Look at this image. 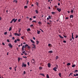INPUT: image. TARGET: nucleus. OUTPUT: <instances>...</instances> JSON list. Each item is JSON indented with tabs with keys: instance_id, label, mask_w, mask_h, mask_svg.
I'll return each mask as SVG.
<instances>
[{
	"instance_id": "1",
	"label": "nucleus",
	"mask_w": 78,
	"mask_h": 78,
	"mask_svg": "<svg viewBox=\"0 0 78 78\" xmlns=\"http://www.w3.org/2000/svg\"><path fill=\"white\" fill-rule=\"evenodd\" d=\"M17 20V19H13L12 20H11V21L10 22V23H12L13 21H14V23H15V22H16V21Z\"/></svg>"
},
{
	"instance_id": "2",
	"label": "nucleus",
	"mask_w": 78,
	"mask_h": 78,
	"mask_svg": "<svg viewBox=\"0 0 78 78\" xmlns=\"http://www.w3.org/2000/svg\"><path fill=\"white\" fill-rule=\"evenodd\" d=\"M26 66L27 65L26 64H24V63H23L22 65V67H26Z\"/></svg>"
},
{
	"instance_id": "3",
	"label": "nucleus",
	"mask_w": 78,
	"mask_h": 78,
	"mask_svg": "<svg viewBox=\"0 0 78 78\" xmlns=\"http://www.w3.org/2000/svg\"><path fill=\"white\" fill-rule=\"evenodd\" d=\"M57 10H58V11H59V12H60V11H61V8H57Z\"/></svg>"
},
{
	"instance_id": "4",
	"label": "nucleus",
	"mask_w": 78,
	"mask_h": 78,
	"mask_svg": "<svg viewBox=\"0 0 78 78\" xmlns=\"http://www.w3.org/2000/svg\"><path fill=\"white\" fill-rule=\"evenodd\" d=\"M9 46L10 47V48H12V46L11 44H9Z\"/></svg>"
},
{
	"instance_id": "5",
	"label": "nucleus",
	"mask_w": 78,
	"mask_h": 78,
	"mask_svg": "<svg viewBox=\"0 0 78 78\" xmlns=\"http://www.w3.org/2000/svg\"><path fill=\"white\" fill-rule=\"evenodd\" d=\"M51 66V65L50 63H48V67L49 68Z\"/></svg>"
},
{
	"instance_id": "6",
	"label": "nucleus",
	"mask_w": 78,
	"mask_h": 78,
	"mask_svg": "<svg viewBox=\"0 0 78 78\" xmlns=\"http://www.w3.org/2000/svg\"><path fill=\"white\" fill-rule=\"evenodd\" d=\"M53 70L55 71H57L56 67H55V68H54L53 69Z\"/></svg>"
},
{
	"instance_id": "7",
	"label": "nucleus",
	"mask_w": 78,
	"mask_h": 78,
	"mask_svg": "<svg viewBox=\"0 0 78 78\" xmlns=\"http://www.w3.org/2000/svg\"><path fill=\"white\" fill-rule=\"evenodd\" d=\"M40 75H42V76H45V75L43 73H40Z\"/></svg>"
},
{
	"instance_id": "8",
	"label": "nucleus",
	"mask_w": 78,
	"mask_h": 78,
	"mask_svg": "<svg viewBox=\"0 0 78 78\" xmlns=\"http://www.w3.org/2000/svg\"><path fill=\"white\" fill-rule=\"evenodd\" d=\"M43 68V67H42L41 66H40L39 67V69L40 70H42Z\"/></svg>"
},
{
	"instance_id": "9",
	"label": "nucleus",
	"mask_w": 78,
	"mask_h": 78,
	"mask_svg": "<svg viewBox=\"0 0 78 78\" xmlns=\"http://www.w3.org/2000/svg\"><path fill=\"white\" fill-rule=\"evenodd\" d=\"M21 38L22 39H25V36H22L21 37Z\"/></svg>"
},
{
	"instance_id": "10",
	"label": "nucleus",
	"mask_w": 78,
	"mask_h": 78,
	"mask_svg": "<svg viewBox=\"0 0 78 78\" xmlns=\"http://www.w3.org/2000/svg\"><path fill=\"white\" fill-rule=\"evenodd\" d=\"M59 37L61 39H64L63 37H62V36H61V35H59Z\"/></svg>"
},
{
	"instance_id": "11",
	"label": "nucleus",
	"mask_w": 78,
	"mask_h": 78,
	"mask_svg": "<svg viewBox=\"0 0 78 78\" xmlns=\"http://www.w3.org/2000/svg\"><path fill=\"white\" fill-rule=\"evenodd\" d=\"M30 41L32 43H34V41H33V40H32L31 39H30Z\"/></svg>"
},
{
	"instance_id": "12",
	"label": "nucleus",
	"mask_w": 78,
	"mask_h": 78,
	"mask_svg": "<svg viewBox=\"0 0 78 78\" xmlns=\"http://www.w3.org/2000/svg\"><path fill=\"white\" fill-rule=\"evenodd\" d=\"M37 34H39L41 32V31L40 30H37Z\"/></svg>"
},
{
	"instance_id": "13",
	"label": "nucleus",
	"mask_w": 78,
	"mask_h": 78,
	"mask_svg": "<svg viewBox=\"0 0 78 78\" xmlns=\"http://www.w3.org/2000/svg\"><path fill=\"white\" fill-rule=\"evenodd\" d=\"M70 18H73V16L72 14H71L70 15Z\"/></svg>"
},
{
	"instance_id": "14",
	"label": "nucleus",
	"mask_w": 78,
	"mask_h": 78,
	"mask_svg": "<svg viewBox=\"0 0 78 78\" xmlns=\"http://www.w3.org/2000/svg\"><path fill=\"white\" fill-rule=\"evenodd\" d=\"M73 74V73H70L69 75V76H70V75H71V76H72V74Z\"/></svg>"
},
{
	"instance_id": "15",
	"label": "nucleus",
	"mask_w": 78,
	"mask_h": 78,
	"mask_svg": "<svg viewBox=\"0 0 78 78\" xmlns=\"http://www.w3.org/2000/svg\"><path fill=\"white\" fill-rule=\"evenodd\" d=\"M24 45H23L22 47V51H24Z\"/></svg>"
},
{
	"instance_id": "16",
	"label": "nucleus",
	"mask_w": 78,
	"mask_h": 78,
	"mask_svg": "<svg viewBox=\"0 0 78 78\" xmlns=\"http://www.w3.org/2000/svg\"><path fill=\"white\" fill-rule=\"evenodd\" d=\"M28 46V44H25V45L24 46V48H26V47Z\"/></svg>"
},
{
	"instance_id": "17",
	"label": "nucleus",
	"mask_w": 78,
	"mask_h": 78,
	"mask_svg": "<svg viewBox=\"0 0 78 78\" xmlns=\"http://www.w3.org/2000/svg\"><path fill=\"white\" fill-rule=\"evenodd\" d=\"M55 67H56V69H57L58 68V66L57 65H55Z\"/></svg>"
},
{
	"instance_id": "18",
	"label": "nucleus",
	"mask_w": 78,
	"mask_h": 78,
	"mask_svg": "<svg viewBox=\"0 0 78 78\" xmlns=\"http://www.w3.org/2000/svg\"><path fill=\"white\" fill-rule=\"evenodd\" d=\"M72 38L73 39H74V37H73V33H72Z\"/></svg>"
},
{
	"instance_id": "19",
	"label": "nucleus",
	"mask_w": 78,
	"mask_h": 78,
	"mask_svg": "<svg viewBox=\"0 0 78 78\" xmlns=\"http://www.w3.org/2000/svg\"><path fill=\"white\" fill-rule=\"evenodd\" d=\"M58 58L59 57L58 56H56V57H55V59H58Z\"/></svg>"
},
{
	"instance_id": "20",
	"label": "nucleus",
	"mask_w": 78,
	"mask_h": 78,
	"mask_svg": "<svg viewBox=\"0 0 78 78\" xmlns=\"http://www.w3.org/2000/svg\"><path fill=\"white\" fill-rule=\"evenodd\" d=\"M46 77H47V78H50L48 74L47 75Z\"/></svg>"
},
{
	"instance_id": "21",
	"label": "nucleus",
	"mask_w": 78,
	"mask_h": 78,
	"mask_svg": "<svg viewBox=\"0 0 78 78\" xmlns=\"http://www.w3.org/2000/svg\"><path fill=\"white\" fill-rule=\"evenodd\" d=\"M71 13H73V10L71 9Z\"/></svg>"
},
{
	"instance_id": "22",
	"label": "nucleus",
	"mask_w": 78,
	"mask_h": 78,
	"mask_svg": "<svg viewBox=\"0 0 78 78\" xmlns=\"http://www.w3.org/2000/svg\"><path fill=\"white\" fill-rule=\"evenodd\" d=\"M71 64L69 62L68 63V64H67V65L68 66H70V65Z\"/></svg>"
},
{
	"instance_id": "23",
	"label": "nucleus",
	"mask_w": 78,
	"mask_h": 78,
	"mask_svg": "<svg viewBox=\"0 0 78 78\" xmlns=\"http://www.w3.org/2000/svg\"><path fill=\"white\" fill-rule=\"evenodd\" d=\"M58 75H59V76L60 77H61V73H59V74H58Z\"/></svg>"
},
{
	"instance_id": "24",
	"label": "nucleus",
	"mask_w": 78,
	"mask_h": 78,
	"mask_svg": "<svg viewBox=\"0 0 78 78\" xmlns=\"http://www.w3.org/2000/svg\"><path fill=\"white\" fill-rule=\"evenodd\" d=\"M76 65L74 64L72 66V67H75Z\"/></svg>"
},
{
	"instance_id": "25",
	"label": "nucleus",
	"mask_w": 78,
	"mask_h": 78,
	"mask_svg": "<svg viewBox=\"0 0 78 78\" xmlns=\"http://www.w3.org/2000/svg\"><path fill=\"white\" fill-rule=\"evenodd\" d=\"M27 31H30V28H28L27 29Z\"/></svg>"
},
{
	"instance_id": "26",
	"label": "nucleus",
	"mask_w": 78,
	"mask_h": 78,
	"mask_svg": "<svg viewBox=\"0 0 78 78\" xmlns=\"http://www.w3.org/2000/svg\"><path fill=\"white\" fill-rule=\"evenodd\" d=\"M51 13H52V14L53 15H54V14H55V13H56V12H51Z\"/></svg>"
},
{
	"instance_id": "27",
	"label": "nucleus",
	"mask_w": 78,
	"mask_h": 78,
	"mask_svg": "<svg viewBox=\"0 0 78 78\" xmlns=\"http://www.w3.org/2000/svg\"><path fill=\"white\" fill-rule=\"evenodd\" d=\"M12 30V27H10L9 29V31H11Z\"/></svg>"
},
{
	"instance_id": "28",
	"label": "nucleus",
	"mask_w": 78,
	"mask_h": 78,
	"mask_svg": "<svg viewBox=\"0 0 78 78\" xmlns=\"http://www.w3.org/2000/svg\"><path fill=\"white\" fill-rule=\"evenodd\" d=\"M39 30H41L42 31V32L43 33L44 32V31L43 30H42V29H41L40 28Z\"/></svg>"
},
{
	"instance_id": "29",
	"label": "nucleus",
	"mask_w": 78,
	"mask_h": 78,
	"mask_svg": "<svg viewBox=\"0 0 78 78\" xmlns=\"http://www.w3.org/2000/svg\"><path fill=\"white\" fill-rule=\"evenodd\" d=\"M35 12L36 13H38V11L37 10H35Z\"/></svg>"
},
{
	"instance_id": "30",
	"label": "nucleus",
	"mask_w": 78,
	"mask_h": 78,
	"mask_svg": "<svg viewBox=\"0 0 78 78\" xmlns=\"http://www.w3.org/2000/svg\"><path fill=\"white\" fill-rule=\"evenodd\" d=\"M32 23H34V22H35V23H36V21H33L32 22Z\"/></svg>"
},
{
	"instance_id": "31",
	"label": "nucleus",
	"mask_w": 78,
	"mask_h": 78,
	"mask_svg": "<svg viewBox=\"0 0 78 78\" xmlns=\"http://www.w3.org/2000/svg\"><path fill=\"white\" fill-rule=\"evenodd\" d=\"M21 35V34H17V36H20Z\"/></svg>"
},
{
	"instance_id": "32",
	"label": "nucleus",
	"mask_w": 78,
	"mask_h": 78,
	"mask_svg": "<svg viewBox=\"0 0 78 78\" xmlns=\"http://www.w3.org/2000/svg\"><path fill=\"white\" fill-rule=\"evenodd\" d=\"M19 32H20V31H21V28H20V29H19Z\"/></svg>"
},
{
	"instance_id": "33",
	"label": "nucleus",
	"mask_w": 78,
	"mask_h": 78,
	"mask_svg": "<svg viewBox=\"0 0 78 78\" xmlns=\"http://www.w3.org/2000/svg\"><path fill=\"white\" fill-rule=\"evenodd\" d=\"M78 70H75V71H74V73H75L76 72H78Z\"/></svg>"
},
{
	"instance_id": "34",
	"label": "nucleus",
	"mask_w": 78,
	"mask_h": 78,
	"mask_svg": "<svg viewBox=\"0 0 78 78\" xmlns=\"http://www.w3.org/2000/svg\"><path fill=\"white\" fill-rule=\"evenodd\" d=\"M48 17H49V19H51V16H48Z\"/></svg>"
},
{
	"instance_id": "35",
	"label": "nucleus",
	"mask_w": 78,
	"mask_h": 78,
	"mask_svg": "<svg viewBox=\"0 0 78 78\" xmlns=\"http://www.w3.org/2000/svg\"><path fill=\"white\" fill-rule=\"evenodd\" d=\"M36 5L37 6H39L38 3V2H36Z\"/></svg>"
},
{
	"instance_id": "36",
	"label": "nucleus",
	"mask_w": 78,
	"mask_h": 78,
	"mask_svg": "<svg viewBox=\"0 0 78 78\" xmlns=\"http://www.w3.org/2000/svg\"><path fill=\"white\" fill-rule=\"evenodd\" d=\"M20 58H18V62H19L20 61Z\"/></svg>"
},
{
	"instance_id": "37",
	"label": "nucleus",
	"mask_w": 78,
	"mask_h": 78,
	"mask_svg": "<svg viewBox=\"0 0 78 78\" xmlns=\"http://www.w3.org/2000/svg\"><path fill=\"white\" fill-rule=\"evenodd\" d=\"M48 52L50 53H52V51H48Z\"/></svg>"
},
{
	"instance_id": "38",
	"label": "nucleus",
	"mask_w": 78,
	"mask_h": 78,
	"mask_svg": "<svg viewBox=\"0 0 78 78\" xmlns=\"http://www.w3.org/2000/svg\"><path fill=\"white\" fill-rule=\"evenodd\" d=\"M36 42H37V44H38L39 43V41H37Z\"/></svg>"
},
{
	"instance_id": "39",
	"label": "nucleus",
	"mask_w": 78,
	"mask_h": 78,
	"mask_svg": "<svg viewBox=\"0 0 78 78\" xmlns=\"http://www.w3.org/2000/svg\"><path fill=\"white\" fill-rule=\"evenodd\" d=\"M21 19H19L18 20V21L19 22H20V21H21Z\"/></svg>"
},
{
	"instance_id": "40",
	"label": "nucleus",
	"mask_w": 78,
	"mask_h": 78,
	"mask_svg": "<svg viewBox=\"0 0 78 78\" xmlns=\"http://www.w3.org/2000/svg\"><path fill=\"white\" fill-rule=\"evenodd\" d=\"M33 26H34V25L33 24H32L30 25V27H33Z\"/></svg>"
},
{
	"instance_id": "41",
	"label": "nucleus",
	"mask_w": 78,
	"mask_h": 78,
	"mask_svg": "<svg viewBox=\"0 0 78 78\" xmlns=\"http://www.w3.org/2000/svg\"><path fill=\"white\" fill-rule=\"evenodd\" d=\"M7 34V32H4V34Z\"/></svg>"
},
{
	"instance_id": "42",
	"label": "nucleus",
	"mask_w": 78,
	"mask_h": 78,
	"mask_svg": "<svg viewBox=\"0 0 78 78\" xmlns=\"http://www.w3.org/2000/svg\"><path fill=\"white\" fill-rule=\"evenodd\" d=\"M14 42H15V43H17V40H15Z\"/></svg>"
},
{
	"instance_id": "43",
	"label": "nucleus",
	"mask_w": 78,
	"mask_h": 78,
	"mask_svg": "<svg viewBox=\"0 0 78 78\" xmlns=\"http://www.w3.org/2000/svg\"><path fill=\"white\" fill-rule=\"evenodd\" d=\"M63 42L65 43H66V41H63Z\"/></svg>"
},
{
	"instance_id": "44",
	"label": "nucleus",
	"mask_w": 78,
	"mask_h": 78,
	"mask_svg": "<svg viewBox=\"0 0 78 78\" xmlns=\"http://www.w3.org/2000/svg\"><path fill=\"white\" fill-rule=\"evenodd\" d=\"M69 19L68 17H66V20H67V19Z\"/></svg>"
},
{
	"instance_id": "45",
	"label": "nucleus",
	"mask_w": 78,
	"mask_h": 78,
	"mask_svg": "<svg viewBox=\"0 0 78 78\" xmlns=\"http://www.w3.org/2000/svg\"><path fill=\"white\" fill-rule=\"evenodd\" d=\"M17 41H20V39H17Z\"/></svg>"
},
{
	"instance_id": "46",
	"label": "nucleus",
	"mask_w": 78,
	"mask_h": 78,
	"mask_svg": "<svg viewBox=\"0 0 78 78\" xmlns=\"http://www.w3.org/2000/svg\"><path fill=\"white\" fill-rule=\"evenodd\" d=\"M48 9H50V10H51V8L49 6V7H48Z\"/></svg>"
},
{
	"instance_id": "47",
	"label": "nucleus",
	"mask_w": 78,
	"mask_h": 78,
	"mask_svg": "<svg viewBox=\"0 0 78 78\" xmlns=\"http://www.w3.org/2000/svg\"><path fill=\"white\" fill-rule=\"evenodd\" d=\"M18 34L17 33H15V35H17Z\"/></svg>"
},
{
	"instance_id": "48",
	"label": "nucleus",
	"mask_w": 78,
	"mask_h": 78,
	"mask_svg": "<svg viewBox=\"0 0 78 78\" xmlns=\"http://www.w3.org/2000/svg\"><path fill=\"white\" fill-rule=\"evenodd\" d=\"M27 8V6H24V8Z\"/></svg>"
},
{
	"instance_id": "49",
	"label": "nucleus",
	"mask_w": 78,
	"mask_h": 78,
	"mask_svg": "<svg viewBox=\"0 0 78 78\" xmlns=\"http://www.w3.org/2000/svg\"><path fill=\"white\" fill-rule=\"evenodd\" d=\"M32 45L34 46V47L35 48V44H33Z\"/></svg>"
},
{
	"instance_id": "50",
	"label": "nucleus",
	"mask_w": 78,
	"mask_h": 78,
	"mask_svg": "<svg viewBox=\"0 0 78 78\" xmlns=\"http://www.w3.org/2000/svg\"><path fill=\"white\" fill-rule=\"evenodd\" d=\"M25 51H23V52H22L23 53H24V54L25 53Z\"/></svg>"
},
{
	"instance_id": "51",
	"label": "nucleus",
	"mask_w": 78,
	"mask_h": 78,
	"mask_svg": "<svg viewBox=\"0 0 78 78\" xmlns=\"http://www.w3.org/2000/svg\"><path fill=\"white\" fill-rule=\"evenodd\" d=\"M25 55H27V53L26 52V51H25Z\"/></svg>"
},
{
	"instance_id": "52",
	"label": "nucleus",
	"mask_w": 78,
	"mask_h": 78,
	"mask_svg": "<svg viewBox=\"0 0 78 78\" xmlns=\"http://www.w3.org/2000/svg\"><path fill=\"white\" fill-rule=\"evenodd\" d=\"M33 18L34 19H35V18H36V16H34Z\"/></svg>"
},
{
	"instance_id": "53",
	"label": "nucleus",
	"mask_w": 78,
	"mask_h": 78,
	"mask_svg": "<svg viewBox=\"0 0 78 78\" xmlns=\"http://www.w3.org/2000/svg\"><path fill=\"white\" fill-rule=\"evenodd\" d=\"M27 64H28V65L30 66V63H29V62H27Z\"/></svg>"
},
{
	"instance_id": "54",
	"label": "nucleus",
	"mask_w": 78,
	"mask_h": 78,
	"mask_svg": "<svg viewBox=\"0 0 78 78\" xmlns=\"http://www.w3.org/2000/svg\"><path fill=\"white\" fill-rule=\"evenodd\" d=\"M63 37H67V36H66V35H63Z\"/></svg>"
},
{
	"instance_id": "55",
	"label": "nucleus",
	"mask_w": 78,
	"mask_h": 78,
	"mask_svg": "<svg viewBox=\"0 0 78 78\" xmlns=\"http://www.w3.org/2000/svg\"><path fill=\"white\" fill-rule=\"evenodd\" d=\"M58 5L59 6H60V3L59 2V3H58Z\"/></svg>"
},
{
	"instance_id": "56",
	"label": "nucleus",
	"mask_w": 78,
	"mask_h": 78,
	"mask_svg": "<svg viewBox=\"0 0 78 78\" xmlns=\"http://www.w3.org/2000/svg\"><path fill=\"white\" fill-rule=\"evenodd\" d=\"M9 69H10V70H12V67H10V68H9Z\"/></svg>"
},
{
	"instance_id": "57",
	"label": "nucleus",
	"mask_w": 78,
	"mask_h": 78,
	"mask_svg": "<svg viewBox=\"0 0 78 78\" xmlns=\"http://www.w3.org/2000/svg\"><path fill=\"white\" fill-rule=\"evenodd\" d=\"M27 48H28V49H30V46H28Z\"/></svg>"
},
{
	"instance_id": "58",
	"label": "nucleus",
	"mask_w": 78,
	"mask_h": 78,
	"mask_svg": "<svg viewBox=\"0 0 78 78\" xmlns=\"http://www.w3.org/2000/svg\"><path fill=\"white\" fill-rule=\"evenodd\" d=\"M76 76H78V73H76Z\"/></svg>"
},
{
	"instance_id": "59",
	"label": "nucleus",
	"mask_w": 78,
	"mask_h": 78,
	"mask_svg": "<svg viewBox=\"0 0 78 78\" xmlns=\"http://www.w3.org/2000/svg\"><path fill=\"white\" fill-rule=\"evenodd\" d=\"M23 73H24V74H25L26 73V72H25V71H24L23 72Z\"/></svg>"
},
{
	"instance_id": "60",
	"label": "nucleus",
	"mask_w": 78,
	"mask_h": 78,
	"mask_svg": "<svg viewBox=\"0 0 78 78\" xmlns=\"http://www.w3.org/2000/svg\"><path fill=\"white\" fill-rule=\"evenodd\" d=\"M2 44L3 45H5V44L4 43H2Z\"/></svg>"
},
{
	"instance_id": "61",
	"label": "nucleus",
	"mask_w": 78,
	"mask_h": 78,
	"mask_svg": "<svg viewBox=\"0 0 78 78\" xmlns=\"http://www.w3.org/2000/svg\"><path fill=\"white\" fill-rule=\"evenodd\" d=\"M23 58H27V56H23Z\"/></svg>"
},
{
	"instance_id": "62",
	"label": "nucleus",
	"mask_w": 78,
	"mask_h": 78,
	"mask_svg": "<svg viewBox=\"0 0 78 78\" xmlns=\"http://www.w3.org/2000/svg\"><path fill=\"white\" fill-rule=\"evenodd\" d=\"M49 22H50V24H51V21L50 20V21H49Z\"/></svg>"
},
{
	"instance_id": "63",
	"label": "nucleus",
	"mask_w": 78,
	"mask_h": 78,
	"mask_svg": "<svg viewBox=\"0 0 78 78\" xmlns=\"http://www.w3.org/2000/svg\"><path fill=\"white\" fill-rule=\"evenodd\" d=\"M78 35H76V38H78Z\"/></svg>"
},
{
	"instance_id": "64",
	"label": "nucleus",
	"mask_w": 78,
	"mask_h": 78,
	"mask_svg": "<svg viewBox=\"0 0 78 78\" xmlns=\"http://www.w3.org/2000/svg\"><path fill=\"white\" fill-rule=\"evenodd\" d=\"M33 38L34 40H35V37H33Z\"/></svg>"
}]
</instances>
